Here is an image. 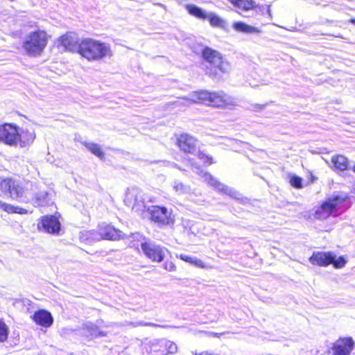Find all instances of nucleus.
I'll list each match as a JSON object with an SVG mask.
<instances>
[{"label": "nucleus", "instance_id": "obj_8", "mask_svg": "<svg viewBox=\"0 0 355 355\" xmlns=\"http://www.w3.org/2000/svg\"><path fill=\"white\" fill-rule=\"evenodd\" d=\"M193 171L202 176L205 181L208 183V184L216 189L220 193L225 194L230 196L232 198L239 199L241 194L239 192L233 189L232 188L229 187L228 186L220 182L217 178L211 175L210 173L203 171L197 166L193 164Z\"/></svg>", "mask_w": 355, "mask_h": 355}, {"label": "nucleus", "instance_id": "obj_20", "mask_svg": "<svg viewBox=\"0 0 355 355\" xmlns=\"http://www.w3.org/2000/svg\"><path fill=\"white\" fill-rule=\"evenodd\" d=\"M83 333L87 337L96 338L98 336H105V334L101 331L98 328L91 322H86L83 325Z\"/></svg>", "mask_w": 355, "mask_h": 355}, {"label": "nucleus", "instance_id": "obj_15", "mask_svg": "<svg viewBox=\"0 0 355 355\" xmlns=\"http://www.w3.org/2000/svg\"><path fill=\"white\" fill-rule=\"evenodd\" d=\"M334 260V253L331 252H314L309 258L313 265L326 267Z\"/></svg>", "mask_w": 355, "mask_h": 355}, {"label": "nucleus", "instance_id": "obj_26", "mask_svg": "<svg viewBox=\"0 0 355 355\" xmlns=\"http://www.w3.org/2000/svg\"><path fill=\"white\" fill-rule=\"evenodd\" d=\"M180 259L186 261V262H188L191 264H193L198 268H205V264L204 263L202 262V261H201L200 259L196 258V257H189V256H187L186 254H181L180 256H179Z\"/></svg>", "mask_w": 355, "mask_h": 355}, {"label": "nucleus", "instance_id": "obj_2", "mask_svg": "<svg viewBox=\"0 0 355 355\" xmlns=\"http://www.w3.org/2000/svg\"><path fill=\"white\" fill-rule=\"evenodd\" d=\"M187 105L191 103H203L211 106L223 107L232 103L230 96L223 92H209L200 91L193 92L184 99Z\"/></svg>", "mask_w": 355, "mask_h": 355}, {"label": "nucleus", "instance_id": "obj_17", "mask_svg": "<svg viewBox=\"0 0 355 355\" xmlns=\"http://www.w3.org/2000/svg\"><path fill=\"white\" fill-rule=\"evenodd\" d=\"M31 318L37 324L46 328L50 327L53 322L51 313L44 309L35 312Z\"/></svg>", "mask_w": 355, "mask_h": 355}, {"label": "nucleus", "instance_id": "obj_14", "mask_svg": "<svg viewBox=\"0 0 355 355\" xmlns=\"http://www.w3.org/2000/svg\"><path fill=\"white\" fill-rule=\"evenodd\" d=\"M38 227H42L48 233L58 234L60 230V223L54 216H45L42 217Z\"/></svg>", "mask_w": 355, "mask_h": 355}, {"label": "nucleus", "instance_id": "obj_36", "mask_svg": "<svg viewBox=\"0 0 355 355\" xmlns=\"http://www.w3.org/2000/svg\"><path fill=\"white\" fill-rule=\"evenodd\" d=\"M164 267L170 272L175 271L176 269L175 265L172 261H166L164 264Z\"/></svg>", "mask_w": 355, "mask_h": 355}, {"label": "nucleus", "instance_id": "obj_41", "mask_svg": "<svg viewBox=\"0 0 355 355\" xmlns=\"http://www.w3.org/2000/svg\"><path fill=\"white\" fill-rule=\"evenodd\" d=\"M352 170H353V171L355 173V164H354V167H353V169H352Z\"/></svg>", "mask_w": 355, "mask_h": 355}, {"label": "nucleus", "instance_id": "obj_35", "mask_svg": "<svg viewBox=\"0 0 355 355\" xmlns=\"http://www.w3.org/2000/svg\"><path fill=\"white\" fill-rule=\"evenodd\" d=\"M198 157L200 159H201L204 163L211 164L213 163L212 157L209 155H205L202 152H199L198 154Z\"/></svg>", "mask_w": 355, "mask_h": 355}, {"label": "nucleus", "instance_id": "obj_18", "mask_svg": "<svg viewBox=\"0 0 355 355\" xmlns=\"http://www.w3.org/2000/svg\"><path fill=\"white\" fill-rule=\"evenodd\" d=\"M245 12L249 10H254L257 13L263 15L266 12L270 18L272 17L270 6L267 5L259 6L257 3V0H245Z\"/></svg>", "mask_w": 355, "mask_h": 355}, {"label": "nucleus", "instance_id": "obj_43", "mask_svg": "<svg viewBox=\"0 0 355 355\" xmlns=\"http://www.w3.org/2000/svg\"><path fill=\"white\" fill-rule=\"evenodd\" d=\"M353 189L355 191V184L354 185Z\"/></svg>", "mask_w": 355, "mask_h": 355}, {"label": "nucleus", "instance_id": "obj_38", "mask_svg": "<svg viewBox=\"0 0 355 355\" xmlns=\"http://www.w3.org/2000/svg\"><path fill=\"white\" fill-rule=\"evenodd\" d=\"M135 326H150V327H155V326H157V324H155L154 323H151V322L145 323V322H137V324Z\"/></svg>", "mask_w": 355, "mask_h": 355}, {"label": "nucleus", "instance_id": "obj_7", "mask_svg": "<svg viewBox=\"0 0 355 355\" xmlns=\"http://www.w3.org/2000/svg\"><path fill=\"white\" fill-rule=\"evenodd\" d=\"M82 238L85 237L89 242L99 241L102 239L118 240L123 238L122 232L111 225L99 227L98 231L91 230L82 233Z\"/></svg>", "mask_w": 355, "mask_h": 355}, {"label": "nucleus", "instance_id": "obj_9", "mask_svg": "<svg viewBox=\"0 0 355 355\" xmlns=\"http://www.w3.org/2000/svg\"><path fill=\"white\" fill-rule=\"evenodd\" d=\"M141 248L147 258L154 262H162L165 257L166 249L152 241H145L141 243Z\"/></svg>", "mask_w": 355, "mask_h": 355}, {"label": "nucleus", "instance_id": "obj_16", "mask_svg": "<svg viewBox=\"0 0 355 355\" xmlns=\"http://www.w3.org/2000/svg\"><path fill=\"white\" fill-rule=\"evenodd\" d=\"M180 148L185 153H193L196 150V139L188 134H182L178 139Z\"/></svg>", "mask_w": 355, "mask_h": 355}, {"label": "nucleus", "instance_id": "obj_29", "mask_svg": "<svg viewBox=\"0 0 355 355\" xmlns=\"http://www.w3.org/2000/svg\"><path fill=\"white\" fill-rule=\"evenodd\" d=\"M0 209H3V211L8 212V213H21V208H19L18 207H14L10 204H7L6 202H3L0 200Z\"/></svg>", "mask_w": 355, "mask_h": 355}, {"label": "nucleus", "instance_id": "obj_12", "mask_svg": "<svg viewBox=\"0 0 355 355\" xmlns=\"http://www.w3.org/2000/svg\"><path fill=\"white\" fill-rule=\"evenodd\" d=\"M354 343L351 338L338 340L332 346L333 355H349L354 348Z\"/></svg>", "mask_w": 355, "mask_h": 355}, {"label": "nucleus", "instance_id": "obj_32", "mask_svg": "<svg viewBox=\"0 0 355 355\" xmlns=\"http://www.w3.org/2000/svg\"><path fill=\"white\" fill-rule=\"evenodd\" d=\"M331 263L336 268H341L345 266L346 260L343 257H339L338 258H336V254L334 253V260L332 261Z\"/></svg>", "mask_w": 355, "mask_h": 355}, {"label": "nucleus", "instance_id": "obj_19", "mask_svg": "<svg viewBox=\"0 0 355 355\" xmlns=\"http://www.w3.org/2000/svg\"><path fill=\"white\" fill-rule=\"evenodd\" d=\"M139 194H141V190L137 187L128 189L124 199L125 204L132 209H135V202L137 198L139 197Z\"/></svg>", "mask_w": 355, "mask_h": 355}, {"label": "nucleus", "instance_id": "obj_22", "mask_svg": "<svg viewBox=\"0 0 355 355\" xmlns=\"http://www.w3.org/2000/svg\"><path fill=\"white\" fill-rule=\"evenodd\" d=\"M186 9L188 11V12L195 16L197 18L202 19H206L207 15L208 13H206L205 11H204L202 8L192 4H189L186 6Z\"/></svg>", "mask_w": 355, "mask_h": 355}, {"label": "nucleus", "instance_id": "obj_42", "mask_svg": "<svg viewBox=\"0 0 355 355\" xmlns=\"http://www.w3.org/2000/svg\"><path fill=\"white\" fill-rule=\"evenodd\" d=\"M352 22L355 24V19H352Z\"/></svg>", "mask_w": 355, "mask_h": 355}, {"label": "nucleus", "instance_id": "obj_28", "mask_svg": "<svg viewBox=\"0 0 355 355\" xmlns=\"http://www.w3.org/2000/svg\"><path fill=\"white\" fill-rule=\"evenodd\" d=\"M8 334V327L2 320H0V343H3L7 340Z\"/></svg>", "mask_w": 355, "mask_h": 355}, {"label": "nucleus", "instance_id": "obj_31", "mask_svg": "<svg viewBox=\"0 0 355 355\" xmlns=\"http://www.w3.org/2000/svg\"><path fill=\"white\" fill-rule=\"evenodd\" d=\"M290 183L293 187L296 189H302L303 187L302 179L295 175H293L291 176Z\"/></svg>", "mask_w": 355, "mask_h": 355}, {"label": "nucleus", "instance_id": "obj_4", "mask_svg": "<svg viewBox=\"0 0 355 355\" xmlns=\"http://www.w3.org/2000/svg\"><path fill=\"white\" fill-rule=\"evenodd\" d=\"M48 43L46 32L37 31L31 33L23 42V49L28 55H40Z\"/></svg>", "mask_w": 355, "mask_h": 355}, {"label": "nucleus", "instance_id": "obj_11", "mask_svg": "<svg viewBox=\"0 0 355 355\" xmlns=\"http://www.w3.org/2000/svg\"><path fill=\"white\" fill-rule=\"evenodd\" d=\"M151 219L158 225H166L171 221V212L165 207L151 206L148 207Z\"/></svg>", "mask_w": 355, "mask_h": 355}, {"label": "nucleus", "instance_id": "obj_1", "mask_svg": "<svg viewBox=\"0 0 355 355\" xmlns=\"http://www.w3.org/2000/svg\"><path fill=\"white\" fill-rule=\"evenodd\" d=\"M35 139L33 131L23 129L13 123H4L0 125V141L14 147L26 148L30 146Z\"/></svg>", "mask_w": 355, "mask_h": 355}, {"label": "nucleus", "instance_id": "obj_5", "mask_svg": "<svg viewBox=\"0 0 355 355\" xmlns=\"http://www.w3.org/2000/svg\"><path fill=\"white\" fill-rule=\"evenodd\" d=\"M348 199L346 193H338L334 194L328 198L315 211V218L324 220L334 214L339 209L340 205Z\"/></svg>", "mask_w": 355, "mask_h": 355}, {"label": "nucleus", "instance_id": "obj_3", "mask_svg": "<svg viewBox=\"0 0 355 355\" xmlns=\"http://www.w3.org/2000/svg\"><path fill=\"white\" fill-rule=\"evenodd\" d=\"M80 47L79 53L89 61H97L112 55L109 45L92 39L83 40Z\"/></svg>", "mask_w": 355, "mask_h": 355}, {"label": "nucleus", "instance_id": "obj_39", "mask_svg": "<svg viewBox=\"0 0 355 355\" xmlns=\"http://www.w3.org/2000/svg\"><path fill=\"white\" fill-rule=\"evenodd\" d=\"M264 107H265V105H257L254 107V110L255 111L261 110H263Z\"/></svg>", "mask_w": 355, "mask_h": 355}, {"label": "nucleus", "instance_id": "obj_23", "mask_svg": "<svg viewBox=\"0 0 355 355\" xmlns=\"http://www.w3.org/2000/svg\"><path fill=\"white\" fill-rule=\"evenodd\" d=\"M49 193L46 191H40L34 193V201L37 206H44L49 202Z\"/></svg>", "mask_w": 355, "mask_h": 355}, {"label": "nucleus", "instance_id": "obj_6", "mask_svg": "<svg viewBox=\"0 0 355 355\" xmlns=\"http://www.w3.org/2000/svg\"><path fill=\"white\" fill-rule=\"evenodd\" d=\"M29 186L31 190L36 187L32 183L23 182L13 178H5L0 182V188L3 192H8L12 199H18L23 197L27 192Z\"/></svg>", "mask_w": 355, "mask_h": 355}, {"label": "nucleus", "instance_id": "obj_40", "mask_svg": "<svg viewBox=\"0 0 355 355\" xmlns=\"http://www.w3.org/2000/svg\"><path fill=\"white\" fill-rule=\"evenodd\" d=\"M196 355H211V354H209L207 352H202L200 354H196Z\"/></svg>", "mask_w": 355, "mask_h": 355}, {"label": "nucleus", "instance_id": "obj_37", "mask_svg": "<svg viewBox=\"0 0 355 355\" xmlns=\"http://www.w3.org/2000/svg\"><path fill=\"white\" fill-rule=\"evenodd\" d=\"M234 28L240 32H244V23L243 22H236L233 25Z\"/></svg>", "mask_w": 355, "mask_h": 355}, {"label": "nucleus", "instance_id": "obj_21", "mask_svg": "<svg viewBox=\"0 0 355 355\" xmlns=\"http://www.w3.org/2000/svg\"><path fill=\"white\" fill-rule=\"evenodd\" d=\"M331 162L334 167L340 171H345L348 168V159L343 155H336L331 158Z\"/></svg>", "mask_w": 355, "mask_h": 355}, {"label": "nucleus", "instance_id": "obj_30", "mask_svg": "<svg viewBox=\"0 0 355 355\" xmlns=\"http://www.w3.org/2000/svg\"><path fill=\"white\" fill-rule=\"evenodd\" d=\"M135 202V209H132L133 210H135L136 211H143L146 208L141 191V194H139V197L137 198V201Z\"/></svg>", "mask_w": 355, "mask_h": 355}, {"label": "nucleus", "instance_id": "obj_24", "mask_svg": "<svg viewBox=\"0 0 355 355\" xmlns=\"http://www.w3.org/2000/svg\"><path fill=\"white\" fill-rule=\"evenodd\" d=\"M173 187L178 195L189 193L191 191V187L189 185L184 184L178 180L174 181Z\"/></svg>", "mask_w": 355, "mask_h": 355}, {"label": "nucleus", "instance_id": "obj_13", "mask_svg": "<svg viewBox=\"0 0 355 355\" xmlns=\"http://www.w3.org/2000/svg\"><path fill=\"white\" fill-rule=\"evenodd\" d=\"M59 43L65 50L71 52H80V43H78V37L73 33H67L60 37Z\"/></svg>", "mask_w": 355, "mask_h": 355}, {"label": "nucleus", "instance_id": "obj_34", "mask_svg": "<svg viewBox=\"0 0 355 355\" xmlns=\"http://www.w3.org/2000/svg\"><path fill=\"white\" fill-rule=\"evenodd\" d=\"M261 33V30L260 28L245 24V33L259 35Z\"/></svg>", "mask_w": 355, "mask_h": 355}, {"label": "nucleus", "instance_id": "obj_27", "mask_svg": "<svg viewBox=\"0 0 355 355\" xmlns=\"http://www.w3.org/2000/svg\"><path fill=\"white\" fill-rule=\"evenodd\" d=\"M208 19L211 26H217V27H223L225 24L224 20L220 18L218 16L216 15L213 12H209L207 15V19Z\"/></svg>", "mask_w": 355, "mask_h": 355}, {"label": "nucleus", "instance_id": "obj_10", "mask_svg": "<svg viewBox=\"0 0 355 355\" xmlns=\"http://www.w3.org/2000/svg\"><path fill=\"white\" fill-rule=\"evenodd\" d=\"M202 58L222 73L228 72L230 70L229 63L223 60L221 55L218 51L211 48L205 47L203 49Z\"/></svg>", "mask_w": 355, "mask_h": 355}, {"label": "nucleus", "instance_id": "obj_25", "mask_svg": "<svg viewBox=\"0 0 355 355\" xmlns=\"http://www.w3.org/2000/svg\"><path fill=\"white\" fill-rule=\"evenodd\" d=\"M85 146L89 151L101 159L104 158V153L99 145L94 143H85Z\"/></svg>", "mask_w": 355, "mask_h": 355}, {"label": "nucleus", "instance_id": "obj_33", "mask_svg": "<svg viewBox=\"0 0 355 355\" xmlns=\"http://www.w3.org/2000/svg\"><path fill=\"white\" fill-rule=\"evenodd\" d=\"M165 347L170 354H175L178 351L177 345L169 340L165 342Z\"/></svg>", "mask_w": 355, "mask_h": 355}]
</instances>
